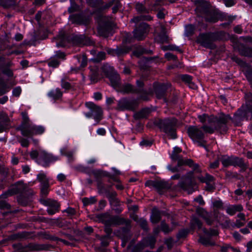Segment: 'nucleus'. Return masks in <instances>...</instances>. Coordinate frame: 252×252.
Listing matches in <instances>:
<instances>
[{
    "label": "nucleus",
    "instance_id": "49530a36",
    "mask_svg": "<svg viewBox=\"0 0 252 252\" xmlns=\"http://www.w3.org/2000/svg\"><path fill=\"white\" fill-rule=\"evenodd\" d=\"M10 127V122L0 125V133L6 131Z\"/></svg>",
    "mask_w": 252,
    "mask_h": 252
},
{
    "label": "nucleus",
    "instance_id": "a878e982",
    "mask_svg": "<svg viewBox=\"0 0 252 252\" xmlns=\"http://www.w3.org/2000/svg\"><path fill=\"white\" fill-rule=\"evenodd\" d=\"M197 179L200 182L206 183V185H208V184L212 182L214 179L213 176L207 173L205 174V177L199 176L197 177Z\"/></svg>",
    "mask_w": 252,
    "mask_h": 252
},
{
    "label": "nucleus",
    "instance_id": "4d7b16f0",
    "mask_svg": "<svg viewBox=\"0 0 252 252\" xmlns=\"http://www.w3.org/2000/svg\"><path fill=\"white\" fill-rule=\"evenodd\" d=\"M162 2L161 0H157L155 1L153 6L151 8V10L156 11L159 9V8L158 7V6L161 5Z\"/></svg>",
    "mask_w": 252,
    "mask_h": 252
},
{
    "label": "nucleus",
    "instance_id": "a19ab883",
    "mask_svg": "<svg viewBox=\"0 0 252 252\" xmlns=\"http://www.w3.org/2000/svg\"><path fill=\"white\" fill-rule=\"evenodd\" d=\"M61 87L63 89L66 90H70L71 89V84L67 81H65L64 78L61 79Z\"/></svg>",
    "mask_w": 252,
    "mask_h": 252
},
{
    "label": "nucleus",
    "instance_id": "cd10ccee",
    "mask_svg": "<svg viewBox=\"0 0 252 252\" xmlns=\"http://www.w3.org/2000/svg\"><path fill=\"white\" fill-rule=\"evenodd\" d=\"M106 194V197L108 198L110 204L118 203V199L116 197L117 193L115 191H107Z\"/></svg>",
    "mask_w": 252,
    "mask_h": 252
},
{
    "label": "nucleus",
    "instance_id": "bf43d9fd",
    "mask_svg": "<svg viewBox=\"0 0 252 252\" xmlns=\"http://www.w3.org/2000/svg\"><path fill=\"white\" fill-rule=\"evenodd\" d=\"M198 117L199 119L200 122L202 123H204L207 120L208 122V118H210V116H209L208 115L206 114H203V115H199Z\"/></svg>",
    "mask_w": 252,
    "mask_h": 252
},
{
    "label": "nucleus",
    "instance_id": "de8ad7c7",
    "mask_svg": "<svg viewBox=\"0 0 252 252\" xmlns=\"http://www.w3.org/2000/svg\"><path fill=\"white\" fill-rule=\"evenodd\" d=\"M9 122H10V121L7 115L3 113L0 112V125Z\"/></svg>",
    "mask_w": 252,
    "mask_h": 252
},
{
    "label": "nucleus",
    "instance_id": "3c124183",
    "mask_svg": "<svg viewBox=\"0 0 252 252\" xmlns=\"http://www.w3.org/2000/svg\"><path fill=\"white\" fill-rule=\"evenodd\" d=\"M48 188V183L41 184V192L43 195H46L47 194Z\"/></svg>",
    "mask_w": 252,
    "mask_h": 252
},
{
    "label": "nucleus",
    "instance_id": "4468645a",
    "mask_svg": "<svg viewBox=\"0 0 252 252\" xmlns=\"http://www.w3.org/2000/svg\"><path fill=\"white\" fill-rule=\"evenodd\" d=\"M196 41L205 47H209L211 44L210 37L207 34H201L197 37Z\"/></svg>",
    "mask_w": 252,
    "mask_h": 252
},
{
    "label": "nucleus",
    "instance_id": "603ef678",
    "mask_svg": "<svg viewBox=\"0 0 252 252\" xmlns=\"http://www.w3.org/2000/svg\"><path fill=\"white\" fill-rule=\"evenodd\" d=\"M123 91L125 93L135 92L134 87L130 84H126L124 87Z\"/></svg>",
    "mask_w": 252,
    "mask_h": 252
},
{
    "label": "nucleus",
    "instance_id": "2eb2a0df",
    "mask_svg": "<svg viewBox=\"0 0 252 252\" xmlns=\"http://www.w3.org/2000/svg\"><path fill=\"white\" fill-rule=\"evenodd\" d=\"M235 49H237L239 53L245 56L252 57V49L245 47L243 44H238L235 46Z\"/></svg>",
    "mask_w": 252,
    "mask_h": 252
},
{
    "label": "nucleus",
    "instance_id": "5701e85b",
    "mask_svg": "<svg viewBox=\"0 0 252 252\" xmlns=\"http://www.w3.org/2000/svg\"><path fill=\"white\" fill-rule=\"evenodd\" d=\"M8 196H9L6 192L2 193L0 195V208L1 209H9L10 205L8 204L5 199L7 198Z\"/></svg>",
    "mask_w": 252,
    "mask_h": 252
},
{
    "label": "nucleus",
    "instance_id": "2f4dec72",
    "mask_svg": "<svg viewBox=\"0 0 252 252\" xmlns=\"http://www.w3.org/2000/svg\"><path fill=\"white\" fill-rule=\"evenodd\" d=\"M135 8L136 11L139 13H147L149 12V9L146 8L145 6L140 2L136 4Z\"/></svg>",
    "mask_w": 252,
    "mask_h": 252
},
{
    "label": "nucleus",
    "instance_id": "052dcab7",
    "mask_svg": "<svg viewBox=\"0 0 252 252\" xmlns=\"http://www.w3.org/2000/svg\"><path fill=\"white\" fill-rule=\"evenodd\" d=\"M139 223L141 226V227L144 230H147L148 228L147 226V221L143 219H141L139 220Z\"/></svg>",
    "mask_w": 252,
    "mask_h": 252
},
{
    "label": "nucleus",
    "instance_id": "8fccbe9b",
    "mask_svg": "<svg viewBox=\"0 0 252 252\" xmlns=\"http://www.w3.org/2000/svg\"><path fill=\"white\" fill-rule=\"evenodd\" d=\"M161 228L164 233H168L172 230L164 221H162L161 223Z\"/></svg>",
    "mask_w": 252,
    "mask_h": 252
},
{
    "label": "nucleus",
    "instance_id": "13d9d810",
    "mask_svg": "<svg viewBox=\"0 0 252 252\" xmlns=\"http://www.w3.org/2000/svg\"><path fill=\"white\" fill-rule=\"evenodd\" d=\"M204 18H205V20L206 21H208V22H209L215 23V22H216L217 21V18H216V17L214 15H212L211 14V17H209V15H207V16L204 17Z\"/></svg>",
    "mask_w": 252,
    "mask_h": 252
},
{
    "label": "nucleus",
    "instance_id": "39448f33",
    "mask_svg": "<svg viewBox=\"0 0 252 252\" xmlns=\"http://www.w3.org/2000/svg\"><path fill=\"white\" fill-rule=\"evenodd\" d=\"M102 17L100 18L97 27V33L99 36L107 37L111 34L112 23L107 18Z\"/></svg>",
    "mask_w": 252,
    "mask_h": 252
},
{
    "label": "nucleus",
    "instance_id": "412c9836",
    "mask_svg": "<svg viewBox=\"0 0 252 252\" xmlns=\"http://www.w3.org/2000/svg\"><path fill=\"white\" fill-rule=\"evenodd\" d=\"M145 186L150 187H153L155 188L158 191L160 192V190L163 189L164 188V184L159 181H149L145 183Z\"/></svg>",
    "mask_w": 252,
    "mask_h": 252
},
{
    "label": "nucleus",
    "instance_id": "5fc2aeb1",
    "mask_svg": "<svg viewBox=\"0 0 252 252\" xmlns=\"http://www.w3.org/2000/svg\"><path fill=\"white\" fill-rule=\"evenodd\" d=\"M188 234V231L186 229H183L180 231L177 234V238L178 239L183 238L186 237Z\"/></svg>",
    "mask_w": 252,
    "mask_h": 252
},
{
    "label": "nucleus",
    "instance_id": "c03bdc74",
    "mask_svg": "<svg viewBox=\"0 0 252 252\" xmlns=\"http://www.w3.org/2000/svg\"><path fill=\"white\" fill-rule=\"evenodd\" d=\"M61 155L65 156L68 158H71L73 155L72 151H67L66 147L63 148L60 150Z\"/></svg>",
    "mask_w": 252,
    "mask_h": 252
},
{
    "label": "nucleus",
    "instance_id": "338daca9",
    "mask_svg": "<svg viewBox=\"0 0 252 252\" xmlns=\"http://www.w3.org/2000/svg\"><path fill=\"white\" fill-rule=\"evenodd\" d=\"M194 201L198 202L200 205H203L205 204V202L203 200V197L201 195H199L194 199Z\"/></svg>",
    "mask_w": 252,
    "mask_h": 252
},
{
    "label": "nucleus",
    "instance_id": "9d476101",
    "mask_svg": "<svg viewBox=\"0 0 252 252\" xmlns=\"http://www.w3.org/2000/svg\"><path fill=\"white\" fill-rule=\"evenodd\" d=\"M13 63L10 60L5 61L3 58H0V72L9 78L14 77V73L10 67Z\"/></svg>",
    "mask_w": 252,
    "mask_h": 252
},
{
    "label": "nucleus",
    "instance_id": "423d86ee",
    "mask_svg": "<svg viewBox=\"0 0 252 252\" xmlns=\"http://www.w3.org/2000/svg\"><path fill=\"white\" fill-rule=\"evenodd\" d=\"M32 158L38 157L45 163H49L56 161L60 159L58 156H55L51 154L48 153L44 150H40L38 152L33 151L31 154Z\"/></svg>",
    "mask_w": 252,
    "mask_h": 252
},
{
    "label": "nucleus",
    "instance_id": "09e8293b",
    "mask_svg": "<svg viewBox=\"0 0 252 252\" xmlns=\"http://www.w3.org/2000/svg\"><path fill=\"white\" fill-rule=\"evenodd\" d=\"M112 52V54H116L118 56H120L122 54H126L127 52L125 49L120 48H117L115 49H113Z\"/></svg>",
    "mask_w": 252,
    "mask_h": 252
},
{
    "label": "nucleus",
    "instance_id": "ea45409f",
    "mask_svg": "<svg viewBox=\"0 0 252 252\" xmlns=\"http://www.w3.org/2000/svg\"><path fill=\"white\" fill-rule=\"evenodd\" d=\"M184 165H179L178 163L177 166L174 167H171L170 165H168L167 166V168L169 170L171 171L172 172H179L183 170H184V169L182 167Z\"/></svg>",
    "mask_w": 252,
    "mask_h": 252
},
{
    "label": "nucleus",
    "instance_id": "ddd939ff",
    "mask_svg": "<svg viewBox=\"0 0 252 252\" xmlns=\"http://www.w3.org/2000/svg\"><path fill=\"white\" fill-rule=\"evenodd\" d=\"M154 86L157 97L158 98H162L164 96L166 90V86L163 84H158V83H154Z\"/></svg>",
    "mask_w": 252,
    "mask_h": 252
},
{
    "label": "nucleus",
    "instance_id": "680f3d73",
    "mask_svg": "<svg viewBox=\"0 0 252 252\" xmlns=\"http://www.w3.org/2000/svg\"><path fill=\"white\" fill-rule=\"evenodd\" d=\"M63 212H66L70 216L74 215L76 213L75 209L71 207H68L67 209H65Z\"/></svg>",
    "mask_w": 252,
    "mask_h": 252
},
{
    "label": "nucleus",
    "instance_id": "7c9ffc66",
    "mask_svg": "<svg viewBox=\"0 0 252 252\" xmlns=\"http://www.w3.org/2000/svg\"><path fill=\"white\" fill-rule=\"evenodd\" d=\"M221 161L222 165L225 167L232 165V157L223 156L221 158Z\"/></svg>",
    "mask_w": 252,
    "mask_h": 252
},
{
    "label": "nucleus",
    "instance_id": "79ce46f5",
    "mask_svg": "<svg viewBox=\"0 0 252 252\" xmlns=\"http://www.w3.org/2000/svg\"><path fill=\"white\" fill-rule=\"evenodd\" d=\"M245 75L247 78L248 80L251 82H252V67H248L245 72Z\"/></svg>",
    "mask_w": 252,
    "mask_h": 252
},
{
    "label": "nucleus",
    "instance_id": "4be33fe9",
    "mask_svg": "<svg viewBox=\"0 0 252 252\" xmlns=\"http://www.w3.org/2000/svg\"><path fill=\"white\" fill-rule=\"evenodd\" d=\"M32 125L24 124L21 128L22 134L24 136H32L33 135V131L32 130Z\"/></svg>",
    "mask_w": 252,
    "mask_h": 252
},
{
    "label": "nucleus",
    "instance_id": "bb28decb",
    "mask_svg": "<svg viewBox=\"0 0 252 252\" xmlns=\"http://www.w3.org/2000/svg\"><path fill=\"white\" fill-rule=\"evenodd\" d=\"M160 220V212L157 209H154L152 211V214L151 216V220L152 223H156Z\"/></svg>",
    "mask_w": 252,
    "mask_h": 252
},
{
    "label": "nucleus",
    "instance_id": "864d4df0",
    "mask_svg": "<svg viewBox=\"0 0 252 252\" xmlns=\"http://www.w3.org/2000/svg\"><path fill=\"white\" fill-rule=\"evenodd\" d=\"M22 92V90L20 87H17L13 89L12 91V94L16 97L20 96Z\"/></svg>",
    "mask_w": 252,
    "mask_h": 252
},
{
    "label": "nucleus",
    "instance_id": "72a5a7b5",
    "mask_svg": "<svg viewBox=\"0 0 252 252\" xmlns=\"http://www.w3.org/2000/svg\"><path fill=\"white\" fill-rule=\"evenodd\" d=\"M29 234L26 231L19 232L11 236V239H19L27 238L29 237Z\"/></svg>",
    "mask_w": 252,
    "mask_h": 252
},
{
    "label": "nucleus",
    "instance_id": "1a4fd4ad",
    "mask_svg": "<svg viewBox=\"0 0 252 252\" xmlns=\"http://www.w3.org/2000/svg\"><path fill=\"white\" fill-rule=\"evenodd\" d=\"M149 32V26L147 23L142 22L133 31V38L137 40H142L145 38Z\"/></svg>",
    "mask_w": 252,
    "mask_h": 252
},
{
    "label": "nucleus",
    "instance_id": "20e7f679",
    "mask_svg": "<svg viewBox=\"0 0 252 252\" xmlns=\"http://www.w3.org/2000/svg\"><path fill=\"white\" fill-rule=\"evenodd\" d=\"M85 106L90 111L84 113V115L88 119L93 118L97 123H98L103 117V111L101 108L92 102H86Z\"/></svg>",
    "mask_w": 252,
    "mask_h": 252
},
{
    "label": "nucleus",
    "instance_id": "37998d69",
    "mask_svg": "<svg viewBox=\"0 0 252 252\" xmlns=\"http://www.w3.org/2000/svg\"><path fill=\"white\" fill-rule=\"evenodd\" d=\"M30 249L33 251H42L45 249V246L43 245L32 244L30 246Z\"/></svg>",
    "mask_w": 252,
    "mask_h": 252
},
{
    "label": "nucleus",
    "instance_id": "f704fd0d",
    "mask_svg": "<svg viewBox=\"0 0 252 252\" xmlns=\"http://www.w3.org/2000/svg\"><path fill=\"white\" fill-rule=\"evenodd\" d=\"M58 38V40H60L61 42H57L56 46L58 47L65 46L66 45L65 41L66 40V39L65 38L64 34L60 33Z\"/></svg>",
    "mask_w": 252,
    "mask_h": 252
},
{
    "label": "nucleus",
    "instance_id": "a18cd8bd",
    "mask_svg": "<svg viewBox=\"0 0 252 252\" xmlns=\"http://www.w3.org/2000/svg\"><path fill=\"white\" fill-rule=\"evenodd\" d=\"M48 65L54 68L57 67L60 64V62L56 58L51 59L48 62Z\"/></svg>",
    "mask_w": 252,
    "mask_h": 252
},
{
    "label": "nucleus",
    "instance_id": "f03ea898",
    "mask_svg": "<svg viewBox=\"0 0 252 252\" xmlns=\"http://www.w3.org/2000/svg\"><path fill=\"white\" fill-rule=\"evenodd\" d=\"M202 130L201 127L190 126L188 129V133L194 143L208 151V148L206 146L207 141L204 139V133Z\"/></svg>",
    "mask_w": 252,
    "mask_h": 252
},
{
    "label": "nucleus",
    "instance_id": "9b49d317",
    "mask_svg": "<svg viewBox=\"0 0 252 252\" xmlns=\"http://www.w3.org/2000/svg\"><path fill=\"white\" fill-rule=\"evenodd\" d=\"M136 106V103L133 100H129L126 98L120 99L118 102L117 109L119 110H134Z\"/></svg>",
    "mask_w": 252,
    "mask_h": 252
},
{
    "label": "nucleus",
    "instance_id": "6e6552de",
    "mask_svg": "<svg viewBox=\"0 0 252 252\" xmlns=\"http://www.w3.org/2000/svg\"><path fill=\"white\" fill-rule=\"evenodd\" d=\"M29 189L27 184H24L22 181L16 182L14 185L11 186L9 189L5 191L9 196L18 193H23L28 191Z\"/></svg>",
    "mask_w": 252,
    "mask_h": 252
},
{
    "label": "nucleus",
    "instance_id": "69168bd1",
    "mask_svg": "<svg viewBox=\"0 0 252 252\" xmlns=\"http://www.w3.org/2000/svg\"><path fill=\"white\" fill-rule=\"evenodd\" d=\"M167 49L169 50L177 51L180 53H181L182 52V50L179 47H178L175 45H169L167 47Z\"/></svg>",
    "mask_w": 252,
    "mask_h": 252
},
{
    "label": "nucleus",
    "instance_id": "7ed1b4c3",
    "mask_svg": "<svg viewBox=\"0 0 252 252\" xmlns=\"http://www.w3.org/2000/svg\"><path fill=\"white\" fill-rule=\"evenodd\" d=\"M176 124L177 120L175 119H166L159 121V127L161 130L167 134L170 138L175 139L177 138Z\"/></svg>",
    "mask_w": 252,
    "mask_h": 252
},
{
    "label": "nucleus",
    "instance_id": "6e6d98bb",
    "mask_svg": "<svg viewBox=\"0 0 252 252\" xmlns=\"http://www.w3.org/2000/svg\"><path fill=\"white\" fill-rule=\"evenodd\" d=\"M181 78L183 81L188 83H190L192 81V77L189 75H183L181 77Z\"/></svg>",
    "mask_w": 252,
    "mask_h": 252
},
{
    "label": "nucleus",
    "instance_id": "f257e3e1",
    "mask_svg": "<svg viewBox=\"0 0 252 252\" xmlns=\"http://www.w3.org/2000/svg\"><path fill=\"white\" fill-rule=\"evenodd\" d=\"M231 119L228 115L220 114L218 116H210L208 118L209 126L204 125L201 127L206 133H213L215 130L219 131L220 133L227 131L228 127L227 124Z\"/></svg>",
    "mask_w": 252,
    "mask_h": 252
},
{
    "label": "nucleus",
    "instance_id": "393cba45",
    "mask_svg": "<svg viewBox=\"0 0 252 252\" xmlns=\"http://www.w3.org/2000/svg\"><path fill=\"white\" fill-rule=\"evenodd\" d=\"M152 20H153V17L150 15H144L135 17L131 19L130 22L138 24L141 21H151Z\"/></svg>",
    "mask_w": 252,
    "mask_h": 252
},
{
    "label": "nucleus",
    "instance_id": "0e129e2a",
    "mask_svg": "<svg viewBox=\"0 0 252 252\" xmlns=\"http://www.w3.org/2000/svg\"><path fill=\"white\" fill-rule=\"evenodd\" d=\"M203 230L205 233L210 235L215 236L218 234V232L216 229H211L210 232H208L206 229H203Z\"/></svg>",
    "mask_w": 252,
    "mask_h": 252
},
{
    "label": "nucleus",
    "instance_id": "c9c22d12",
    "mask_svg": "<svg viewBox=\"0 0 252 252\" xmlns=\"http://www.w3.org/2000/svg\"><path fill=\"white\" fill-rule=\"evenodd\" d=\"M74 40L78 44H86V40L87 39L86 37H85L83 35L75 36L74 37Z\"/></svg>",
    "mask_w": 252,
    "mask_h": 252
},
{
    "label": "nucleus",
    "instance_id": "aec40b11",
    "mask_svg": "<svg viewBox=\"0 0 252 252\" xmlns=\"http://www.w3.org/2000/svg\"><path fill=\"white\" fill-rule=\"evenodd\" d=\"M49 207L47 209L48 213L52 215L55 214L59 209V204L58 202L56 201H49L48 202Z\"/></svg>",
    "mask_w": 252,
    "mask_h": 252
},
{
    "label": "nucleus",
    "instance_id": "6ab92c4d",
    "mask_svg": "<svg viewBox=\"0 0 252 252\" xmlns=\"http://www.w3.org/2000/svg\"><path fill=\"white\" fill-rule=\"evenodd\" d=\"M243 206L240 204L229 205L226 208V212L230 216L234 215L236 212L243 210Z\"/></svg>",
    "mask_w": 252,
    "mask_h": 252
},
{
    "label": "nucleus",
    "instance_id": "774afa93",
    "mask_svg": "<svg viewBox=\"0 0 252 252\" xmlns=\"http://www.w3.org/2000/svg\"><path fill=\"white\" fill-rule=\"evenodd\" d=\"M192 223L195 225L197 226L199 228H201L202 223L200 220H199L197 219H194L192 220Z\"/></svg>",
    "mask_w": 252,
    "mask_h": 252
},
{
    "label": "nucleus",
    "instance_id": "473e14b6",
    "mask_svg": "<svg viewBox=\"0 0 252 252\" xmlns=\"http://www.w3.org/2000/svg\"><path fill=\"white\" fill-rule=\"evenodd\" d=\"M110 187H106L102 183H98L97 184V189L98 193L100 194L106 193L109 190Z\"/></svg>",
    "mask_w": 252,
    "mask_h": 252
},
{
    "label": "nucleus",
    "instance_id": "c756f323",
    "mask_svg": "<svg viewBox=\"0 0 252 252\" xmlns=\"http://www.w3.org/2000/svg\"><path fill=\"white\" fill-rule=\"evenodd\" d=\"M232 165L239 167H243L245 165L244 161L242 158L237 157H232Z\"/></svg>",
    "mask_w": 252,
    "mask_h": 252
},
{
    "label": "nucleus",
    "instance_id": "e433bc0d",
    "mask_svg": "<svg viewBox=\"0 0 252 252\" xmlns=\"http://www.w3.org/2000/svg\"><path fill=\"white\" fill-rule=\"evenodd\" d=\"M111 5L113 6L112 10L113 13L117 12L118 9L121 7L119 0H113L111 2Z\"/></svg>",
    "mask_w": 252,
    "mask_h": 252
},
{
    "label": "nucleus",
    "instance_id": "b1692460",
    "mask_svg": "<svg viewBox=\"0 0 252 252\" xmlns=\"http://www.w3.org/2000/svg\"><path fill=\"white\" fill-rule=\"evenodd\" d=\"M151 110L149 108H144L140 112L135 113L134 116L136 119H142L146 118L148 116Z\"/></svg>",
    "mask_w": 252,
    "mask_h": 252
},
{
    "label": "nucleus",
    "instance_id": "a211bd4d",
    "mask_svg": "<svg viewBox=\"0 0 252 252\" xmlns=\"http://www.w3.org/2000/svg\"><path fill=\"white\" fill-rule=\"evenodd\" d=\"M48 96L53 99L58 100L61 98L63 95V92L60 88H56L50 90L47 94Z\"/></svg>",
    "mask_w": 252,
    "mask_h": 252
},
{
    "label": "nucleus",
    "instance_id": "f8f14e48",
    "mask_svg": "<svg viewBox=\"0 0 252 252\" xmlns=\"http://www.w3.org/2000/svg\"><path fill=\"white\" fill-rule=\"evenodd\" d=\"M179 154L176 153H172L170 156V158L173 160H177L179 165H187L189 167L194 168V169L198 167V165L194 164L192 159H183Z\"/></svg>",
    "mask_w": 252,
    "mask_h": 252
},
{
    "label": "nucleus",
    "instance_id": "c85d7f7f",
    "mask_svg": "<svg viewBox=\"0 0 252 252\" xmlns=\"http://www.w3.org/2000/svg\"><path fill=\"white\" fill-rule=\"evenodd\" d=\"M32 130L33 131V135H40L44 132L45 128L42 126L32 125Z\"/></svg>",
    "mask_w": 252,
    "mask_h": 252
},
{
    "label": "nucleus",
    "instance_id": "58836bf2",
    "mask_svg": "<svg viewBox=\"0 0 252 252\" xmlns=\"http://www.w3.org/2000/svg\"><path fill=\"white\" fill-rule=\"evenodd\" d=\"M37 178L38 181L41 183V184L48 183V179H47L45 174L43 173L39 174L37 175Z\"/></svg>",
    "mask_w": 252,
    "mask_h": 252
},
{
    "label": "nucleus",
    "instance_id": "dca6fc26",
    "mask_svg": "<svg viewBox=\"0 0 252 252\" xmlns=\"http://www.w3.org/2000/svg\"><path fill=\"white\" fill-rule=\"evenodd\" d=\"M69 19L72 23H77L79 24L86 25L88 22V19L83 20L82 14H75L69 16Z\"/></svg>",
    "mask_w": 252,
    "mask_h": 252
},
{
    "label": "nucleus",
    "instance_id": "4c0bfd02",
    "mask_svg": "<svg viewBox=\"0 0 252 252\" xmlns=\"http://www.w3.org/2000/svg\"><path fill=\"white\" fill-rule=\"evenodd\" d=\"M194 31V27L192 25H187L185 27V34L186 36H189L192 35Z\"/></svg>",
    "mask_w": 252,
    "mask_h": 252
},
{
    "label": "nucleus",
    "instance_id": "e2e57ef3",
    "mask_svg": "<svg viewBox=\"0 0 252 252\" xmlns=\"http://www.w3.org/2000/svg\"><path fill=\"white\" fill-rule=\"evenodd\" d=\"M213 205L217 208H221L223 206V203L220 200H215L213 202Z\"/></svg>",
    "mask_w": 252,
    "mask_h": 252
},
{
    "label": "nucleus",
    "instance_id": "0eeeda50",
    "mask_svg": "<svg viewBox=\"0 0 252 252\" xmlns=\"http://www.w3.org/2000/svg\"><path fill=\"white\" fill-rule=\"evenodd\" d=\"M192 172H189L185 176V180L179 183V186L184 190L191 193L194 191V188L196 187V183L192 180Z\"/></svg>",
    "mask_w": 252,
    "mask_h": 252
},
{
    "label": "nucleus",
    "instance_id": "f3484780",
    "mask_svg": "<svg viewBox=\"0 0 252 252\" xmlns=\"http://www.w3.org/2000/svg\"><path fill=\"white\" fill-rule=\"evenodd\" d=\"M108 77L113 87L115 88H120V79L119 75L117 73L113 72L109 74Z\"/></svg>",
    "mask_w": 252,
    "mask_h": 252
}]
</instances>
